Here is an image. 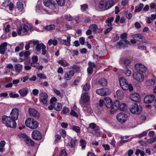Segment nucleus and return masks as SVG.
<instances>
[{"mask_svg": "<svg viewBox=\"0 0 156 156\" xmlns=\"http://www.w3.org/2000/svg\"><path fill=\"white\" fill-rule=\"evenodd\" d=\"M129 109L132 114L137 115L140 113L142 108L140 105L136 103H134L130 106Z\"/></svg>", "mask_w": 156, "mask_h": 156, "instance_id": "nucleus-4", "label": "nucleus"}, {"mask_svg": "<svg viewBox=\"0 0 156 156\" xmlns=\"http://www.w3.org/2000/svg\"><path fill=\"white\" fill-rule=\"evenodd\" d=\"M19 114V110L16 108L12 110L10 116H4L2 117V122L8 127L15 128L16 126V120L18 119Z\"/></svg>", "mask_w": 156, "mask_h": 156, "instance_id": "nucleus-1", "label": "nucleus"}, {"mask_svg": "<svg viewBox=\"0 0 156 156\" xmlns=\"http://www.w3.org/2000/svg\"><path fill=\"white\" fill-rule=\"evenodd\" d=\"M156 18V13L151 15V17H149L147 19V23H151Z\"/></svg>", "mask_w": 156, "mask_h": 156, "instance_id": "nucleus-31", "label": "nucleus"}, {"mask_svg": "<svg viewBox=\"0 0 156 156\" xmlns=\"http://www.w3.org/2000/svg\"><path fill=\"white\" fill-rule=\"evenodd\" d=\"M127 109V107L126 104L124 103L120 104L118 106V109L122 111H123L126 110Z\"/></svg>", "mask_w": 156, "mask_h": 156, "instance_id": "nucleus-32", "label": "nucleus"}, {"mask_svg": "<svg viewBox=\"0 0 156 156\" xmlns=\"http://www.w3.org/2000/svg\"><path fill=\"white\" fill-rule=\"evenodd\" d=\"M155 98L153 94H150L146 96L144 98V101L145 103H150L152 102Z\"/></svg>", "mask_w": 156, "mask_h": 156, "instance_id": "nucleus-20", "label": "nucleus"}, {"mask_svg": "<svg viewBox=\"0 0 156 156\" xmlns=\"http://www.w3.org/2000/svg\"><path fill=\"white\" fill-rule=\"evenodd\" d=\"M117 48L119 49L124 48L126 47V45L122 41H119L117 43Z\"/></svg>", "mask_w": 156, "mask_h": 156, "instance_id": "nucleus-42", "label": "nucleus"}, {"mask_svg": "<svg viewBox=\"0 0 156 156\" xmlns=\"http://www.w3.org/2000/svg\"><path fill=\"white\" fill-rule=\"evenodd\" d=\"M144 7V5L142 3H140L139 6L136 7L135 11L136 12H140Z\"/></svg>", "mask_w": 156, "mask_h": 156, "instance_id": "nucleus-48", "label": "nucleus"}, {"mask_svg": "<svg viewBox=\"0 0 156 156\" xmlns=\"http://www.w3.org/2000/svg\"><path fill=\"white\" fill-rule=\"evenodd\" d=\"M17 7L19 10L22 11L23 9V4L20 2H18L17 3Z\"/></svg>", "mask_w": 156, "mask_h": 156, "instance_id": "nucleus-44", "label": "nucleus"}, {"mask_svg": "<svg viewBox=\"0 0 156 156\" xmlns=\"http://www.w3.org/2000/svg\"><path fill=\"white\" fill-rule=\"evenodd\" d=\"M43 4L50 9L54 10L56 8V4L53 0H44Z\"/></svg>", "mask_w": 156, "mask_h": 156, "instance_id": "nucleus-6", "label": "nucleus"}, {"mask_svg": "<svg viewBox=\"0 0 156 156\" xmlns=\"http://www.w3.org/2000/svg\"><path fill=\"white\" fill-rule=\"evenodd\" d=\"M70 69H73L76 72H79L80 69L79 66L75 65L71 66Z\"/></svg>", "mask_w": 156, "mask_h": 156, "instance_id": "nucleus-50", "label": "nucleus"}, {"mask_svg": "<svg viewBox=\"0 0 156 156\" xmlns=\"http://www.w3.org/2000/svg\"><path fill=\"white\" fill-rule=\"evenodd\" d=\"M45 45L42 43H39L37 45L36 48L37 51H40L41 49L45 48Z\"/></svg>", "mask_w": 156, "mask_h": 156, "instance_id": "nucleus-34", "label": "nucleus"}, {"mask_svg": "<svg viewBox=\"0 0 156 156\" xmlns=\"http://www.w3.org/2000/svg\"><path fill=\"white\" fill-rule=\"evenodd\" d=\"M96 124L94 123H90L88 126V128H90L92 129H94L96 126Z\"/></svg>", "mask_w": 156, "mask_h": 156, "instance_id": "nucleus-63", "label": "nucleus"}, {"mask_svg": "<svg viewBox=\"0 0 156 156\" xmlns=\"http://www.w3.org/2000/svg\"><path fill=\"white\" fill-rule=\"evenodd\" d=\"M72 129L76 133H80V128L78 126H73L72 127Z\"/></svg>", "mask_w": 156, "mask_h": 156, "instance_id": "nucleus-53", "label": "nucleus"}, {"mask_svg": "<svg viewBox=\"0 0 156 156\" xmlns=\"http://www.w3.org/2000/svg\"><path fill=\"white\" fill-rule=\"evenodd\" d=\"M57 2L59 5L62 6L64 5L65 4L64 0H56Z\"/></svg>", "mask_w": 156, "mask_h": 156, "instance_id": "nucleus-61", "label": "nucleus"}, {"mask_svg": "<svg viewBox=\"0 0 156 156\" xmlns=\"http://www.w3.org/2000/svg\"><path fill=\"white\" fill-rule=\"evenodd\" d=\"M55 26L53 24L45 26L43 27V28L46 31L53 30L55 29Z\"/></svg>", "mask_w": 156, "mask_h": 156, "instance_id": "nucleus-29", "label": "nucleus"}, {"mask_svg": "<svg viewBox=\"0 0 156 156\" xmlns=\"http://www.w3.org/2000/svg\"><path fill=\"white\" fill-rule=\"evenodd\" d=\"M116 117L118 121L121 123L125 122L128 118L127 115L122 112L117 114Z\"/></svg>", "mask_w": 156, "mask_h": 156, "instance_id": "nucleus-5", "label": "nucleus"}, {"mask_svg": "<svg viewBox=\"0 0 156 156\" xmlns=\"http://www.w3.org/2000/svg\"><path fill=\"white\" fill-rule=\"evenodd\" d=\"M48 98V95L45 92H42L40 93L39 96L40 101L44 105L47 104Z\"/></svg>", "mask_w": 156, "mask_h": 156, "instance_id": "nucleus-11", "label": "nucleus"}, {"mask_svg": "<svg viewBox=\"0 0 156 156\" xmlns=\"http://www.w3.org/2000/svg\"><path fill=\"white\" fill-rule=\"evenodd\" d=\"M25 141L26 144L29 145L33 146L34 145V141L29 138Z\"/></svg>", "mask_w": 156, "mask_h": 156, "instance_id": "nucleus-47", "label": "nucleus"}, {"mask_svg": "<svg viewBox=\"0 0 156 156\" xmlns=\"http://www.w3.org/2000/svg\"><path fill=\"white\" fill-rule=\"evenodd\" d=\"M74 71L73 70H71L69 72H67L64 76V78L66 80H70L71 77L74 75Z\"/></svg>", "mask_w": 156, "mask_h": 156, "instance_id": "nucleus-17", "label": "nucleus"}, {"mask_svg": "<svg viewBox=\"0 0 156 156\" xmlns=\"http://www.w3.org/2000/svg\"><path fill=\"white\" fill-rule=\"evenodd\" d=\"M119 104V101L118 100H115L114 104L112 105V106L111 108L110 111V113L111 114H114L116 111L118 109V106Z\"/></svg>", "mask_w": 156, "mask_h": 156, "instance_id": "nucleus-16", "label": "nucleus"}, {"mask_svg": "<svg viewBox=\"0 0 156 156\" xmlns=\"http://www.w3.org/2000/svg\"><path fill=\"white\" fill-rule=\"evenodd\" d=\"M69 111L68 108L66 107H64L63 108L62 112L63 114H66L69 112Z\"/></svg>", "mask_w": 156, "mask_h": 156, "instance_id": "nucleus-56", "label": "nucleus"}, {"mask_svg": "<svg viewBox=\"0 0 156 156\" xmlns=\"http://www.w3.org/2000/svg\"><path fill=\"white\" fill-rule=\"evenodd\" d=\"M113 17H112L108 19L106 21V22L107 23V25L108 27H111L112 26V22L114 20Z\"/></svg>", "mask_w": 156, "mask_h": 156, "instance_id": "nucleus-45", "label": "nucleus"}, {"mask_svg": "<svg viewBox=\"0 0 156 156\" xmlns=\"http://www.w3.org/2000/svg\"><path fill=\"white\" fill-rule=\"evenodd\" d=\"M58 62L64 67H66L69 65V63L64 60H60L58 61Z\"/></svg>", "mask_w": 156, "mask_h": 156, "instance_id": "nucleus-38", "label": "nucleus"}, {"mask_svg": "<svg viewBox=\"0 0 156 156\" xmlns=\"http://www.w3.org/2000/svg\"><path fill=\"white\" fill-rule=\"evenodd\" d=\"M30 55V53L29 51H27L25 52H22L19 54V55L20 57L24 56L25 57H27Z\"/></svg>", "mask_w": 156, "mask_h": 156, "instance_id": "nucleus-46", "label": "nucleus"}, {"mask_svg": "<svg viewBox=\"0 0 156 156\" xmlns=\"http://www.w3.org/2000/svg\"><path fill=\"white\" fill-rule=\"evenodd\" d=\"M7 43L5 42L2 44L0 45V53L3 54L7 49Z\"/></svg>", "mask_w": 156, "mask_h": 156, "instance_id": "nucleus-25", "label": "nucleus"}, {"mask_svg": "<svg viewBox=\"0 0 156 156\" xmlns=\"http://www.w3.org/2000/svg\"><path fill=\"white\" fill-rule=\"evenodd\" d=\"M48 43L49 45L52 44L53 45L55 46L57 44V41L56 39H51L48 41Z\"/></svg>", "mask_w": 156, "mask_h": 156, "instance_id": "nucleus-43", "label": "nucleus"}, {"mask_svg": "<svg viewBox=\"0 0 156 156\" xmlns=\"http://www.w3.org/2000/svg\"><path fill=\"white\" fill-rule=\"evenodd\" d=\"M146 85L147 86H151L154 85L155 83V81L152 79H149L146 82Z\"/></svg>", "mask_w": 156, "mask_h": 156, "instance_id": "nucleus-35", "label": "nucleus"}, {"mask_svg": "<svg viewBox=\"0 0 156 156\" xmlns=\"http://www.w3.org/2000/svg\"><path fill=\"white\" fill-rule=\"evenodd\" d=\"M119 81L120 85L123 89L125 90H129L130 91L133 90V88L132 85L130 84H128L124 78H120Z\"/></svg>", "mask_w": 156, "mask_h": 156, "instance_id": "nucleus-2", "label": "nucleus"}, {"mask_svg": "<svg viewBox=\"0 0 156 156\" xmlns=\"http://www.w3.org/2000/svg\"><path fill=\"white\" fill-rule=\"evenodd\" d=\"M25 124L27 126L32 129H36L39 125L36 121L31 118L27 119L25 121Z\"/></svg>", "mask_w": 156, "mask_h": 156, "instance_id": "nucleus-3", "label": "nucleus"}, {"mask_svg": "<svg viewBox=\"0 0 156 156\" xmlns=\"http://www.w3.org/2000/svg\"><path fill=\"white\" fill-rule=\"evenodd\" d=\"M99 84L102 86H106L107 85V80L105 79H102L98 81Z\"/></svg>", "mask_w": 156, "mask_h": 156, "instance_id": "nucleus-40", "label": "nucleus"}, {"mask_svg": "<svg viewBox=\"0 0 156 156\" xmlns=\"http://www.w3.org/2000/svg\"><path fill=\"white\" fill-rule=\"evenodd\" d=\"M115 3L113 0H110L105 2V10H107L112 7Z\"/></svg>", "mask_w": 156, "mask_h": 156, "instance_id": "nucleus-28", "label": "nucleus"}, {"mask_svg": "<svg viewBox=\"0 0 156 156\" xmlns=\"http://www.w3.org/2000/svg\"><path fill=\"white\" fill-rule=\"evenodd\" d=\"M124 62V63L125 65L127 66L130 64L131 62V61L128 59H126L124 61L122 59H120L119 60V62L120 64H122V62Z\"/></svg>", "mask_w": 156, "mask_h": 156, "instance_id": "nucleus-37", "label": "nucleus"}, {"mask_svg": "<svg viewBox=\"0 0 156 156\" xmlns=\"http://www.w3.org/2000/svg\"><path fill=\"white\" fill-rule=\"evenodd\" d=\"M81 101H80V103L81 105V103L83 105L84 103H85L88 102L90 99V97L87 93H83L81 95Z\"/></svg>", "mask_w": 156, "mask_h": 156, "instance_id": "nucleus-13", "label": "nucleus"}, {"mask_svg": "<svg viewBox=\"0 0 156 156\" xmlns=\"http://www.w3.org/2000/svg\"><path fill=\"white\" fill-rule=\"evenodd\" d=\"M123 72L127 76H129L131 74V71L127 68H126L123 71Z\"/></svg>", "mask_w": 156, "mask_h": 156, "instance_id": "nucleus-36", "label": "nucleus"}, {"mask_svg": "<svg viewBox=\"0 0 156 156\" xmlns=\"http://www.w3.org/2000/svg\"><path fill=\"white\" fill-rule=\"evenodd\" d=\"M28 112L29 114L31 116L37 117H39V113L34 108H29Z\"/></svg>", "mask_w": 156, "mask_h": 156, "instance_id": "nucleus-21", "label": "nucleus"}, {"mask_svg": "<svg viewBox=\"0 0 156 156\" xmlns=\"http://www.w3.org/2000/svg\"><path fill=\"white\" fill-rule=\"evenodd\" d=\"M130 140H121L119 141L117 143V145L119 146H120L122 145V144L127 142L128 141H129Z\"/></svg>", "mask_w": 156, "mask_h": 156, "instance_id": "nucleus-59", "label": "nucleus"}, {"mask_svg": "<svg viewBox=\"0 0 156 156\" xmlns=\"http://www.w3.org/2000/svg\"><path fill=\"white\" fill-rule=\"evenodd\" d=\"M32 138L36 140H40L42 138V135L40 132L37 130H34L31 134Z\"/></svg>", "mask_w": 156, "mask_h": 156, "instance_id": "nucleus-14", "label": "nucleus"}, {"mask_svg": "<svg viewBox=\"0 0 156 156\" xmlns=\"http://www.w3.org/2000/svg\"><path fill=\"white\" fill-rule=\"evenodd\" d=\"M82 86L83 90L85 91H88L90 87V85L88 83H87Z\"/></svg>", "mask_w": 156, "mask_h": 156, "instance_id": "nucleus-41", "label": "nucleus"}, {"mask_svg": "<svg viewBox=\"0 0 156 156\" xmlns=\"http://www.w3.org/2000/svg\"><path fill=\"white\" fill-rule=\"evenodd\" d=\"M18 136L20 138L23 139L24 141H25L28 138V137L24 134H19Z\"/></svg>", "mask_w": 156, "mask_h": 156, "instance_id": "nucleus-49", "label": "nucleus"}, {"mask_svg": "<svg viewBox=\"0 0 156 156\" xmlns=\"http://www.w3.org/2000/svg\"><path fill=\"white\" fill-rule=\"evenodd\" d=\"M10 26L9 24L7 25L6 26H4L3 30L4 31V32L6 33H8L10 31Z\"/></svg>", "mask_w": 156, "mask_h": 156, "instance_id": "nucleus-52", "label": "nucleus"}, {"mask_svg": "<svg viewBox=\"0 0 156 156\" xmlns=\"http://www.w3.org/2000/svg\"><path fill=\"white\" fill-rule=\"evenodd\" d=\"M133 78L139 82H142L144 80V76L143 74L137 72L133 75Z\"/></svg>", "mask_w": 156, "mask_h": 156, "instance_id": "nucleus-8", "label": "nucleus"}, {"mask_svg": "<svg viewBox=\"0 0 156 156\" xmlns=\"http://www.w3.org/2000/svg\"><path fill=\"white\" fill-rule=\"evenodd\" d=\"M98 7L100 9H102L103 10H105V2L101 1L99 2Z\"/></svg>", "mask_w": 156, "mask_h": 156, "instance_id": "nucleus-39", "label": "nucleus"}, {"mask_svg": "<svg viewBox=\"0 0 156 156\" xmlns=\"http://www.w3.org/2000/svg\"><path fill=\"white\" fill-rule=\"evenodd\" d=\"M53 105L55 109L57 111H59L62 109V105L59 103H55Z\"/></svg>", "mask_w": 156, "mask_h": 156, "instance_id": "nucleus-30", "label": "nucleus"}, {"mask_svg": "<svg viewBox=\"0 0 156 156\" xmlns=\"http://www.w3.org/2000/svg\"><path fill=\"white\" fill-rule=\"evenodd\" d=\"M133 37L137 41L140 42H145L144 41V38L142 35L140 34L134 35L133 36Z\"/></svg>", "mask_w": 156, "mask_h": 156, "instance_id": "nucleus-26", "label": "nucleus"}, {"mask_svg": "<svg viewBox=\"0 0 156 156\" xmlns=\"http://www.w3.org/2000/svg\"><path fill=\"white\" fill-rule=\"evenodd\" d=\"M57 98L55 97H52L50 100V104L51 105H53L55 103H57Z\"/></svg>", "mask_w": 156, "mask_h": 156, "instance_id": "nucleus-55", "label": "nucleus"}, {"mask_svg": "<svg viewBox=\"0 0 156 156\" xmlns=\"http://www.w3.org/2000/svg\"><path fill=\"white\" fill-rule=\"evenodd\" d=\"M23 66L20 64H16L14 68L16 73H19L22 70Z\"/></svg>", "mask_w": 156, "mask_h": 156, "instance_id": "nucleus-27", "label": "nucleus"}, {"mask_svg": "<svg viewBox=\"0 0 156 156\" xmlns=\"http://www.w3.org/2000/svg\"><path fill=\"white\" fill-rule=\"evenodd\" d=\"M9 96L11 98H16L19 97V95L18 94L10 93L9 94Z\"/></svg>", "mask_w": 156, "mask_h": 156, "instance_id": "nucleus-54", "label": "nucleus"}, {"mask_svg": "<svg viewBox=\"0 0 156 156\" xmlns=\"http://www.w3.org/2000/svg\"><path fill=\"white\" fill-rule=\"evenodd\" d=\"M81 105L83 107V109L84 112L85 114L87 115H89L91 114L92 112V110L89 105L86 106H84V105L81 102Z\"/></svg>", "mask_w": 156, "mask_h": 156, "instance_id": "nucleus-19", "label": "nucleus"}, {"mask_svg": "<svg viewBox=\"0 0 156 156\" xmlns=\"http://www.w3.org/2000/svg\"><path fill=\"white\" fill-rule=\"evenodd\" d=\"M65 19L69 21H71L73 20V18L69 14L66 15L65 16Z\"/></svg>", "mask_w": 156, "mask_h": 156, "instance_id": "nucleus-58", "label": "nucleus"}, {"mask_svg": "<svg viewBox=\"0 0 156 156\" xmlns=\"http://www.w3.org/2000/svg\"><path fill=\"white\" fill-rule=\"evenodd\" d=\"M106 106L108 108H111L112 105V101L111 99L108 97H105L104 98Z\"/></svg>", "mask_w": 156, "mask_h": 156, "instance_id": "nucleus-24", "label": "nucleus"}, {"mask_svg": "<svg viewBox=\"0 0 156 156\" xmlns=\"http://www.w3.org/2000/svg\"><path fill=\"white\" fill-rule=\"evenodd\" d=\"M76 141V139H72L70 141V146L72 147H74L75 145V142Z\"/></svg>", "mask_w": 156, "mask_h": 156, "instance_id": "nucleus-60", "label": "nucleus"}, {"mask_svg": "<svg viewBox=\"0 0 156 156\" xmlns=\"http://www.w3.org/2000/svg\"><path fill=\"white\" fill-rule=\"evenodd\" d=\"M136 70L137 72H145L147 70V68L143 65L140 63L136 64L135 66Z\"/></svg>", "mask_w": 156, "mask_h": 156, "instance_id": "nucleus-15", "label": "nucleus"}, {"mask_svg": "<svg viewBox=\"0 0 156 156\" xmlns=\"http://www.w3.org/2000/svg\"><path fill=\"white\" fill-rule=\"evenodd\" d=\"M81 146H82V149L84 148L86 146V141L83 140H81L80 141Z\"/></svg>", "mask_w": 156, "mask_h": 156, "instance_id": "nucleus-57", "label": "nucleus"}, {"mask_svg": "<svg viewBox=\"0 0 156 156\" xmlns=\"http://www.w3.org/2000/svg\"><path fill=\"white\" fill-rule=\"evenodd\" d=\"M67 154L65 150H62L60 151L59 154V156H66Z\"/></svg>", "mask_w": 156, "mask_h": 156, "instance_id": "nucleus-62", "label": "nucleus"}, {"mask_svg": "<svg viewBox=\"0 0 156 156\" xmlns=\"http://www.w3.org/2000/svg\"><path fill=\"white\" fill-rule=\"evenodd\" d=\"M29 27L26 25H22L20 26L17 29V33L18 35H20L22 33H26L28 30Z\"/></svg>", "mask_w": 156, "mask_h": 156, "instance_id": "nucleus-12", "label": "nucleus"}, {"mask_svg": "<svg viewBox=\"0 0 156 156\" xmlns=\"http://www.w3.org/2000/svg\"><path fill=\"white\" fill-rule=\"evenodd\" d=\"M32 62L30 64V66H32L35 67L39 70H41L43 69V66L42 65L39 66V64L37 62L38 60V58L37 56H34L32 58Z\"/></svg>", "mask_w": 156, "mask_h": 156, "instance_id": "nucleus-7", "label": "nucleus"}, {"mask_svg": "<svg viewBox=\"0 0 156 156\" xmlns=\"http://www.w3.org/2000/svg\"><path fill=\"white\" fill-rule=\"evenodd\" d=\"M130 98L132 101L135 102L139 101L140 99L139 94L135 93L131 94L130 96Z\"/></svg>", "mask_w": 156, "mask_h": 156, "instance_id": "nucleus-22", "label": "nucleus"}, {"mask_svg": "<svg viewBox=\"0 0 156 156\" xmlns=\"http://www.w3.org/2000/svg\"><path fill=\"white\" fill-rule=\"evenodd\" d=\"M28 92V89L27 87H24L20 89L18 91V93L20 96L23 97L26 96Z\"/></svg>", "mask_w": 156, "mask_h": 156, "instance_id": "nucleus-23", "label": "nucleus"}, {"mask_svg": "<svg viewBox=\"0 0 156 156\" xmlns=\"http://www.w3.org/2000/svg\"><path fill=\"white\" fill-rule=\"evenodd\" d=\"M70 114L72 116L76 117H78V115L77 113L73 110H71Z\"/></svg>", "mask_w": 156, "mask_h": 156, "instance_id": "nucleus-64", "label": "nucleus"}, {"mask_svg": "<svg viewBox=\"0 0 156 156\" xmlns=\"http://www.w3.org/2000/svg\"><path fill=\"white\" fill-rule=\"evenodd\" d=\"M89 28L93 32L96 34L100 33L102 30L98 28V26L95 24H92L90 25Z\"/></svg>", "mask_w": 156, "mask_h": 156, "instance_id": "nucleus-18", "label": "nucleus"}, {"mask_svg": "<svg viewBox=\"0 0 156 156\" xmlns=\"http://www.w3.org/2000/svg\"><path fill=\"white\" fill-rule=\"evenodd\" d=\"M66 39H62L61 38L59 39V42L66 46H70L71 42V36L70 35H66Z\"/></svg>", "mask_w": 156, "mask_h": 156, "instance_id": "nucleus-10", "label": "nucleus"}, {"mask_svg": "<svg viewBox=\"0 0 156 156\" xmlns=\"http://www.w3.org/2000/svg\"><path fill=\"white\" fill-rule=\"evenodd\" d=\"M116 95L117 98L121 99L123 98L124 96V93L121 90H118L116 91Z\"/></svg>", "mask_w": 156, "mask_h": 156, "instance_id": "nucleus-33", "label": "nucleus"}, {"mask_svg": "<svg viewBox=\"0 0 156 156\" xmlns=\"http://www.w3.org/2000/svg\"><path fill=\"white\" fill-rule=\"evenodd\" d=\"M147 131H144L139 134L136 135V137L137 138H141L146 136L147 134Z\"/></svg>", "mask_w": 156, "mask_h": 156, "instance_id": "nucleus-51", "label": "nucleus"}, {"mask_svg": "<svg viewBox=\"0 0 156 156\" xmlns=\"http://www.w3.org/2000/svg\"><path fill=\"white\" fill-rule=\"evenodd\" d=\"M96 93L98 94L101 96L108 95L110 94L109 89L107 88H102L97 89Z\"/></svg>", "mask_w": 156, "mask_h": 156, "instance_id": "nucleus-9", "label": "nucleus"}]
</instances>
